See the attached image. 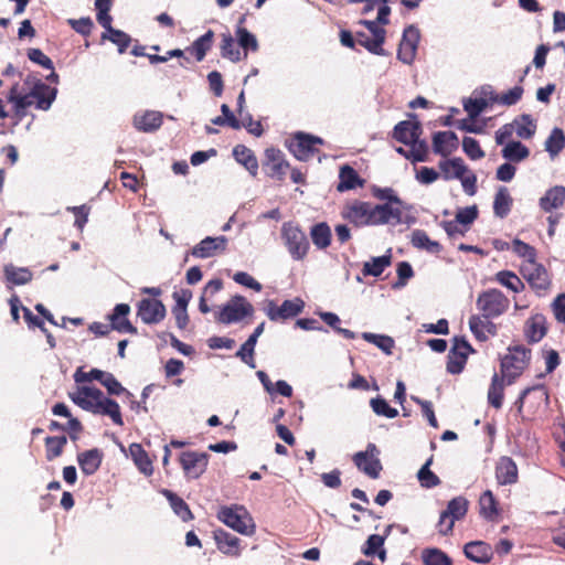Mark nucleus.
Returning <instances> with one entry per match:
<instances>
[{"instance_id": "obj_1", "label": "nucleus", "mask_w": 565, "mask_h": 565, "mask_svg": "<svg viewBox=\"0 0 565 565\" xmlns=\"http://www.w3.org/2000/svg\"><path fill=\"white\" fill-rule=\"evenodd\" d=\"M57 95V89L46 85L34 74H28L21 86L12 85L8 100L13 104L14 111L19 116L25 114V109L34 106L39 110H49Z\"/></svg>"}, {"instance_id": "obj_2", "label": "nucleus", "mask_w": 565, "mask_h": 565, "mask_svg": "<svg viewBox=\"0 0 565 565\" xmlns=\"http://www.w3.org/2000/svg\"><path fill=\"white\" fill-rule=\"evenodd\" d=\"M342 216L355 226L398 225L402 223V211L391 204L372 205L369 202L355 201L347 205Z\"/></svg>"}, {"instance_id": "obj_3", "label": "nucleus", "mask_w": 565, "mask_h": 565, "mask_svg": "<svg viewBox=\"0 0 565 565\" xmlns=\"http://www.w3.org/2000/svg\"><path fill=\"white\" fill-rule=\"evenodd\" d=\"M71 401L83 411L94 415L108 416L115 425L122 426L124 420L119 404L107 397L99 388L77 385L68 393Z\"/></svg>"}, {"instance_id": "obj_4", "label": "nucleus", "mask_w": 565, "mask_h": 565, "mask_svg": "<svg viewBox=\"0 0 565 565\" xmlns=\"http://www.w3.org/2000/svg\"><path fill=\"white\" fill-rule=\"evenodd\" d=\"M280 236L284 246L294 260L300 262L307 257L310 244L307 235L297 223L291 221L282 223Z\"/></svg>"}, {"instance_id": "obj_5", "label": "nucleus", "mask_w": 565, "mask_h": 565, "mask_svg": "<svg viewBox=\"0 0 565 565\" xmlns=\"http://www.w3.org/2000/svg\"><path fill=\"white\" fill-rule=\"evenodd\" d=\"M217 518L228 527L237 533L250 536L255 533V523L245 507L233 504L222 507L217 512Z\"/></svg>"}, {"instance_id": "obj_6", "label": "nucleus", "mask_w": 565, "mask_h": 565, "mask_svg": "<svg viewBox=\"0 0 565 565\" xmlns=\"http://www.w3.org/2000/svg\"><path fill=\"white\" fill-rule=\"evenodd\" d=\"M531 351L522 345L509 348L508 354L501 360V372L503 377L511 384L522 374L529 364Z\"/></svg>"}, {"instance_id": "obj_7", "label": "nucleus", "mask_w": 565, "mask_h": 565, "mask_svg": "<svg viewBox=\"0 0 565 565\" xmlns=\"http://www.w3.org/2000/svg\"><path fill=\"white\" fill-rule=\"evenodd\" d=\"M476 306L481 315L498 318L509 309L510 301L501 290L492 288L478 296Z\"/></svg>"}, {"instance_id": "obj_8", "label": "nucleus", "mask_w": 565, "mask_h": 565, "mask_svg": "<svg viewBox=\"0 0 565 565\" xmlns=\"http://www.w3.org/2000/svg\"><path fill=\"white\" fill-rule=\"evenodd\" d=\"M254 313V307L243 296L232 297L218 311L216 320L223 324L241 322L244 318Z\"/></svg>"}, {"instance_id": "obj_9", "label": "nucleus", "mask_w": 565, "mask_h": 565, "mask_svg": "<svg viewBox=\"0 0 565 565\" xmlns=\"http://www.w3.org/2000/svg\"><path fill=\"white\" fill-rule=\"evenodd\" d=\"M380 451L375 444L370 443L364 451L354 454L353 461L355 466L372 479H376L382 470L379 459Z\"/></svg>"}, {"instance_id": "obj_10", "label": "nucleus", "mask_w": 565, "mask_h": 565, "mask_svg": "<svg viewBox=\"0 0 565 565\" xmlns=\"http://www.w3.org/2000/svg\"><path fill=\"white\" fill-rule=\"evenodd\" d=\"M303 308L305 302L300 298L285 300L281 306H277L274 300H269L265 313L271 321L286 320L301 313Z\"/></svg>"}, {"instance_id": "obj_11", "label": "nucleus", "mask_w": 565, "mask_h": 565, "mask_svg": "<svg viewBox=\"0 0 565 565\" xmlns=\"http://www.w3.org/2000/svg\"><path fill=\"white\" fill-rule=\"evenodd\" d=\"M420 34L415 25L404 29L403 36L397 50V58L404 64H412L415 60Z\"/></svg>"}, {"instance_id": "obj_12", "label": "nucleus", "mask_w": 565, "mask_h": 565, "mask_svg": "<svg viewBox=\"0 0 565 565\" xmlns=\"http://www.w3.org/2000/svg\"><path fill=\"white\" fill-rule=\"evenodd\" d=\"M323 140L319 137L305 134V132H297L294 137V139L289 142V150L290 152L301 161L309 160L316 149V145H322Z\"/></svg>"}, {"instance_id": "obj_13", "label": "nucleus", "mask_w": 565, "mask_h": 565, "mask_svg": "<svg viewBox=\"0 0 565 565\" xmlns=\"http://www.w3.org/2000/svg\"><path fill=\"white\" fill-rule=\"evenodd\" d=\"M210 456L206 452L184 451L180 455V463L184 475L191 479H198L207 467Z\"/></svg>"}, {"instance_id": "obj_14", "label": "nucleus", "mask_w": 565, "mask_h": 565, "mask_svg": "<svg viewBox=\"0 0 565 565\" xmlns=\"http://www.w3.org/2000/svg\"><path fill=\"white\" fill-rule=\"evenodd\" d=\"M166 307L161 300L143 298L138 302L137 316L146 324H157L166 317Z\"/></svg>"}, {"instance_id": "obj_15", "label": "nucleus", "mask_w": 565, "mask_h": 565, "mask_svg": "<svg viewBox=\"0 0 565 565\" xmlns=\"http://www.w3.org/2000/svg\"><path fill=\"white\" fill-rule=\"evenodd\" d=\"M227 243V237L223 235L216 237L207 236L192 248L191 255L202 259L210 258L225 252Z\"/></svg>"}, {"instance_id": "obj_16", "label": "nucleus", "mask_w": 565, "mask_h": 565, "mask_svg": "<svg viewBox=\"0 0 565 565\" xmlns=\"http://www.w3.org/2000/svg\"><path fill=\"white\" fill-rule=\"evenodd\" d=\"M521 273L534 289L545 290L550 286V277L546 269L536 260L524 263L521 267Z\"/></svg>"}, {"instance_id": "obj_17", "label": "nucleus", "mask_w": 565, "mask_h": 565, "mask_svg": "<svg viewBox=\"0 0 565 565\" xmlns=\"http://www.w3.org/2000/svg\"><path fill=\"white\" fill-rule=\"evenodd\" d=\"M422 125L416 119L399 121L393 130V138L404 145L420 140Z\"/></svg>"}, {"instance_id": "obj_18", "label": "nucleus", "mask_w": 565, "mask_h": 565, "mask_svg": "<svg viewBox=\"0 0 565 565\" xmlns=\"http://www.w3.org/2000/svg\"><path fill=\"white\" fill-rule=\"evenodd\" d=\"M492 318L483 315H473L469 319V328L472 334L479 341L488 340L489 335L497 334V326L491 321Z\"/></svg>"}, {"instance_id": "obj_19", "label": "nucleus", "mask_w": 565, "mask_h": 565, "mask_svg": "<svg viewBox=\"0 0 565 565\" xmlns=\"http://www.w3.org/2000/svg\"><path fill=\"white\" fill-rule=\"evenodd\" d=\"M459 146L457 135L454 131H438L433 136V149L443 157L451 154Z\"/></svg>"}, {"instance_id": "obj_20", "label": "nucleus", "mask_w": 565, "mask_h": 565, "mask_svg": "<svg viewBox=\"0 0 565 565\" xmlns=\"http://www.w3.org/2000/svg\"><path fill=\"white\" fill-rule=\"evenodd\" d=\"M130 312V307L127 303H118L114 308L113 313L109 316L111 328L121 333L136 334L137 329L126 319Z\"/></svg>"}, {"instance_id": "obj_21", "label": "nucleus", "mask_w": 565, "mask_h": 565, "mask_svg": "<svg viewBox=\"0 0 565 565\" xmlns=\"http://www.w3.org/2000/svg\"><path fill=\"white\" fill-rule=\"evenodd\" d=\"M265 329V322L259 323L254 332L248 337V339L241 345L239 350L236 352V356H238L244 363H246L249 367H255L254 362V351L255 345L257 343L258 338L262 335Z\"/></svg>"}, {"instance_id": "obj_22", "label": "nucleus", "mask_w": 565, "mask_h": 565, "mask_svg": "<svg viewBox=\"0 0 565 565\" xmlns=\"http://www.w3.org/2000/svg\"><path fill=\"white\" fill-rule=\"evenodd\" d=\"M103 454L99 449L94 448L77 455V462L81 471L86 476L94 475L100 467Z\"/></svg>"}, {"instance_id": "obj_23", "label": "nucleus", "mask_w": 565, "mask_h": 565, "mask_svg": "<svg viewBox=\"0 0 565 565\" xmlns=\"http://www.w3.org/2000/svg\"><path fill=\"white\" fill-rule=\"evenodd\" d=\"M162 125V114L154 110H147L134 116V126L137 130L152 132Z\"/></svg>"}, {"instance_id": "obj_24", "label": "nucleus", "mask_w": 565, "mask_h": 565, "mask_svg": "<svg viewBox=\"0 0 565 565\" xmlns=\"http://www.w3.org/2000/svg\"><path fill=\"white\" fill-rule=\"evenodd\" d=\"M463 552L467 558L479 564H486L492 558L491 547L482 541L467 543Z\"/></svg>"}, {"instance_id": "obj_25", "label": "nucleus", "mask_w": 565, "mask_h": 565, "mask_svg": "<svg viewBox=\"0 0 565 565\" xmlns=\"http://www.w3.org/2000/svg\"><path fill=\"white\" fill-rule=\"evenodd\" d=\"M495 477L500 484H512L518 481V467L510 457H502L495 467Z\"/></svg>"}, {"instance_id": "obj_26", "label": "nucleus", "mask_w": 565, "mask_h": 565, "mask_svg": "<svg viewBox=\"0 0 565 565\" xmlns=\"http://www.w3.org/2000/svg\"><path fill=\"white\" fill-rule=\"evenodd\" d=\"M564 202L565 186L555 185L545 192V194L540 199L539 205L544 212H551L562 207Z\"/></svg>"}, {"instance_id": "obj_27", "label": "nucleus", "mask_w": 565, "mask_h": 565, "mask_svg": "<svg viewBox=\"0 0 565 565\" xmlns=\"http://www.w3.org/2000/svg\"><path fill=\"white\" fill-rule=\"evenodd\" d=\"M214 539L217 545V548L226 555L238 556L241 554L239 542L241 540L224 531L217 530L214 532Z\"/></svg>"}, {"instance_id": "obj_28", "label": "nucleus", "mask_w": 565, "mask_h": 565, "mask_svg": "<svg viewBox=\"0 0 565 565\" xmlns=\"http://www.w3.org/2000/svg\"><path fill=\"white\" fill-rule=\"evenodd\" d=\"M267 164L270 168V175L277 177L279 180L286 174L289 167L288 162L284 159V154L278 149L266 150Z\"/></svg>"}, {"instance_id": "obj_29", "label": "nucleus", "mask_w": 565, "mask_h": 565, "mask_svg": "<svg viewBox=\"0 0 565 565\" xmlns=\"http://www.w3.org/2000/svg\"><path fill=\"white\" fill-rule=\"evenodd\" d=\"M411 243L415 248L424 249L430 254L437 255L443 250V246L437 241L430 239L423 230L413 231Z\"/></svg>"}, {"instance_id": "obj_30", "label": "nucleus", "mask_w": 565, "mask_h": 565, "mask_svg": "<svg viewBox=\"0 0 565 565\" xmlns=\"http://www.w3.org/2000/svg\"><path fill=\"white\" fill-rule=\"evenodd\" d=\"M385 41L382 40V33L377 34L376 38H373L371 34L358 31L356 32V43L361 46L365 47L370 53L375 55L384 56L386 55V51L383 49V44Z\"/></svg>"}, {"instance_id": "obj_31", "label": "nucleus", "mask_w": 565, "mask_h": 565, "mask_svg": "<svg viewBox=\"0 0 565 565\" xmlns=\"http://www.w3.org/2000/svg\"><path fill=\"white\" fill-rule=\"evenodd\" d=\"M439 169L445 180L459 179L468 171L461 158H452L439 162Z\"/></svg>"}, {"instance_id": "obj_32", "label": "nucleus", "mask_w": 565, "mask_h": 565, "mask_svg": "<svg viewBox=\"0 0 565 565\" xmlns=\"http://www.w3.org/2000/svg\"><path fill=\"white\" fill-rule=\"evenodd\" d=\"M233 156H234L235 160L238 163H241L242 166H244L246 168V170H248L252 175L257 174L258 162L250 149H248L247 147H245L243 145H237L233 149Z\"/></svg>"}, {"instance_id": "obj_33", "label": "nucleus", "mask_w": 565, "mask_h": 565, "mask_svg": "<svg viewBox=\"0 0 565 565\" xmlns=\"http://www.w3.org/2000/svg\"><path fill=\"white\" fill-rule=\"evenodd\" d=\"M3 273L7 281L17 286L28 284L33 277L32 271L29 268L17 267L12 264L6 265Z\"/></svg>"}, {"instance_id": "obj_34", "label": "nucleus", "mask_w": 565, "mask_h": 565, "mask_svg": "<svg viewBox=\"0 0 565 565\" xmlns=\"http://www.w3.org/2000/svg\"><path fill=\"white\" fill-rule=\"evenodd\" d=\"M339 179L340 181L337 185V190L340 192L352 190L359 185H362V180L359 178L356 171L348 164L341 167Z\"/></svg>"}, {"instance_id": "obj_35", "label": "nucleus", "mask_w": 565, "mask_h": 565, "mask_svg": "<svg viewBox=\"0 0 565 565\" xmlns=\"http://www.w3.org/2000/svg\"><path fill=\"white\" fill-rule=\"evenodd\" d=\"M501 154L510 162H521L530 156V150L520 141H512L503 146Z\"/></svg>"}, {"instance_id": "obj_36", "label": "nucleus", "mask_w": 565, "mask_h": 565, "mask_svg": "<svg viewBox=\"0 0 565 565\" xmlns=\"http://www.w3.org/2000/svg\"><path fill=\"white\" fill-rule=\"evenodd\" d=\"M391 249H388L387 254L372 257L369 262H365L363 265V274L365 276L377 277L391 265Z\"/></svg>"}, {"instance_id": "obj_37", "label": "nucleus", "mask_w": 565, "mask_h": 565, "mask_svg": "<svg viewBox=\"0 0 565 565\" xmlns=\"http://www.w3.org/2000/svg\"><path fill=\"white\" fill-rule=\"evenodd\" d=\"M545 151L550 154L551 159L556 158L559 152L565 148V134L561 128L555 127L544 143Z\"/></svg>"}, {"instance_id": "obj_38", "label": "nucleus", "mask_w": 565, "mask_h": 565, "mask_svg": "<svg viewBox=\"0 0 565 565\" xmlns=\"http://www.w3.org/2000/svg\"><path fill=\"white\" fill-rule=\"evenodd\" d=\"M310 237L317 248L326 249L331 244V230L327 223H318L311 227Z\"/></svg>"}, {"instance_id": "obj_39", "label": "nucleus", "mask_w": 565, "mask_h": 565, "mask_svg": "<svg viewBox=\"0 0 565 565\" xmlns=\"http://www.w3.org/2000/svg\"><path fill=\"white\" fill-rule=\"evenodd\" d=\"M512 206V198L509 193V190L504 186L500 188L494 196L493 201V212L494 215L503 218L505 217Z\"/></svg>"}, {"instance_id": "obj_40", "label": "nucleus", "mask_w": 565, "mask_h": 565, "mask_svg": "<svg viewBox=\"0 0 565 565\" xmlns=\"http://www.w3.org/2000/svg\"><path fill=\"white\" fill-rule=\"evenodd\" d=\"M514 132L521 139H530L534 136L536 125L530 115H522L512 121Z\"/></svg>"}, {"instance_id": "obj_41", "label": "nucleus", "mask_w": 565, "mask_h": 565, "mask_svg": "<svg viewBox=\"0 0 565 565\" xmlns=\"http://www.w3.org/2000/svg\"><path fill=\"white\" fill-rule=\"evenodd\" d=\"M130 455L140 470L146 476H150L153 472L152 463L147 455V452L142 449V447L138 444H132L129 447Z\"/></svg>"}, {"instance_id": "obj_42", "label": "nucleus", "mask_w": 565, "mask_h": 565, "mask_svg": "<svg viewBox=\"0 0 565 565\" xmlns=\"http://www.w3.org/2000/svg\"><path fill=\"white\" fill-rule=\"evenodd\" d=\"M433 456H430L417 472L419 484L425 489H431L440 484L439 477L430 470Z\"/></svg>"}, {"instance_id": "obj_43", "label": "nucleus", "mask_w": 565, "mask_h": 565, "mask_svg": "<svg viewBox=\"0 0 565 565\" xmlns=\"http://www.w3.org/2000/svg\"><path fill=\"white\" fill-rule=\"evenodd\" d=\"M545 333L546 328L544 318L542 316L533 317L527 321L525 328V335L530 342L535 343L541 341Z\"/></svg>"}, {"instance_id": "obj_44", "label": "nucleus", "mask_w": 565, "mask_h": 565, "mask_svg": "<svg viewBox=\"0 0 565 565\" xmlns=\"http://www.w3.org/2000/svg\"><path fill=\"white\" fill-rule=\"evenodd\" d=\"M163 494L168 499L173 512L182 520L188 521L192 519V513L188 504L177 494L169 490H163Z\"/></svg>"}, {"instance_id": "obj_45", "label": "nucleus", "mask_w": 565, "mask_h": 565, "mask_svg": "<svg viewBox=\"0 0 565 565\" xmlns=\"http://www.w3.org/2000/svg\"><path fill=\"white\" fill-rule=\"evenodd\" d=\"M362 338L365 341H367L369 343L374 344L386 355L392 354V350L395 344L393 338L385 335V334H376V333H372V332H363Z\"/></svg>"}, {"instance_id": "obj_46", "label": "nucleus", "mask_w": 565, "mask_h": 565, "mask_svg": "<svg viewBox=\"0 0 565 565\" xmlns=\"http://www.w3.org/2000/svg\"><path fill=\"white\" fill-rule=\"evenodd\" d=\"M213 38H214L213 31L209 30L206 33H204L203 35H201L193 42V44L191 46V51L194 54L198 62H201L204 60L207 51L212 46Z\"/></svg>"}, {"instance_id": "obj_47", "label": "nucleus", "mask_w": 565, "mask_h": 565, "mask_svg": "<svg viewBox=\"0 0 565 565\" xmlns=\"http://www.w3.org/2000/svg\"><path fill=\"white\" fill-rule=\"evenodd\" d=\"M503 390H504L503 379H501L495 373L492 376L491 385L488 391L489 404L492 405L494 408H500L502 406Z\"/></svg>"}, {"instance_id": "obj_48", "label": "nucleus", "mask_w": 565, "mask_h": 565, "mask_svg": "<svg viewBox=\"0 0 565 565\" xmlns=\"http://www.w3.org/2000/svg\"><path fill=\"white\" fill-rule=\"evenodd\" d=\"M480 514L487 520H493L498 514L497 501L490 490L484 491L479 500Z\"/></svg>"}, {"instance_id": "obj_49", "label": "nucleus", "mask_w": 565, "mask_h": 565, "mask_svg": "<svg viewBox=\"0 0 565 565\" xmlns=\"http://www.w3.org/2000/svg\"><path fill=\"white\" fill-rule=\"evenodd\" d=\"M468 500L463 497H456L448 502L445 512L454 522L462 519L468 511Z\"/></svg>"}, {"instance_id": "obj_50", "label": "nucleus", "mask_w": 565, "mask_h": 565, "mask_svg": "<svg viewBox=\"0 0 565 565\" xmlns=\"http://www.w3.org/2000/svg\"><path fill=\"white\" fill-rule=\"evenodd\" d=\"M495 280L513 292H520L524 288L522 280L510 270H501L497 273Z\"/></svg>"}, {"instance_id": "obj_51", "label": "nucleus", "mask_w": 565, "mask_h": 565, "mask_svg": "<svg viewBox=\"0 0 565 565\" xmlns=\"http://www.w3.org/2000/svg\"><path fill=\"white\" fill-rule=\"evenodd\" d=\"M221 54L224 58L236 63L241 61V52L235 45V41L230 33L222 34Z\"/></svg>"}, {"instance_id": "obj_52", "label": "nucleus", "mask_w": 565, "mask_h": 565, "mask_svg": "<svg viewBox=\"0 0 565 565\" xmlns=\"http://www.w3.org/2000/svg\"><path fill=\"white\" fill-rule=\"evenodd\" d=\"M236 38L238 45L244 50V57L247 56L248 50H252L253 52L258 50V42L256 36L247 29L238 26L236 29Z\"/></svg>"}, {"instance_id": "obj_53", "label": "nucleus", "mask_w": 565, "mask_h": 565, "mask_svg": "<svg viewBox=\"0 0 565 565\" xmlns=\"http://www.w3.org/2000/svg\"><path fill=\"white\" fill-rule=\"evenodd\" d=\"M422 559L425 565H452L450 557L438 548H425Z\"/></svg>"}, {"instance_id": "obj_54", "label": "nucleus", "mask_w": 565, "mask_h": 565, "mask_svg": "<svg viewBox=\"0 0 565 565\" xmlns=\"http://www.w3.org/2000/svg\"><path fill=\"white\" fill-rule=\"evenodd\" d=\"M370 406L377 416L395 418L398 415V411L391 407L388 403L381 396L372 398L370 401Z\"/></svg>"}, {"instance_id": "obj_55", "label": "nucleus", "mask_w": 565, "mask_h": 565, "mask_svg": "<svg viewBox=\"0 0 565 565\" xmlns=\"http://www.w3.org/2000/svg\"><path fill=\"white\" fill-rule=\"evenodd\" d=\"M67 439L65 436H53L46 437V458L52 460L62 455L63 448L66 445Z\"/></svg>"}, {"instance_id": "obj_56", "label": "nucleus", "mask_w": 565, "mask_h": 565, "mask_svg": "<svg viewBox=\"0 0 565 565\" xmlns=\"http://www.w3.org/2000/svg\"><path fill=\"white\" fill-rule=\"evenodd\" d=\"M512 250L521 258L524 263H532L536 260V250L533 246L524 243L523 241L515 238L512 242Z\"/></svg>"}, {"instance_id": "obj_57", "label": "nucleus", "mask_w": 565, "mask_h": 565, "mask_svg": "<svg viewBox=\"0 0 565 565\" xmlns=\"http://www.w3.org/2000/svg\"><path fill=\"white\" fill-rule=\"evenodd\" d=\"M411 149L407 151V159L413 162H423L427 158L428 146L425 140H418L416 142L409 143Z\"/></svg>"}, {"instance_id": "obj_58", "label": "nucleus", "mask_w": 565, "mask_h": 565, "mask_svg": "<svg viewBox=\"0 0 565 565\" xmlns=\"http://www.w3.org/2000/svg\"><path fill=\"white\" fill-rule=\"evenodd\" d=\"M103 39H108L118 46V52L124 53L130 44V36L120 30H111L108 33L103 34Z\"/></svg>"}, {"instance_id": "obj_59", "label": "nucleus", "mask_w": 565, "mask_h": 565, "mask_svg": "<svg viewBox=\"0 0 565 565\" xmlns=\"http://www.w3.org/2000/svg\"><path fill=\"white\" fill-rule=\"evenodd\" d=\"M477 217H478V209L476 205H471V206L458 209L455 220L461 226L469 228V226L476 221Z\"/></svg>"}, {"instance_id": "obj_60", "label": "nucleus", "mask_w": 565, "mask_h": 565, "mask_svg": "<svg viewBox=\"0 0 565 565\" xmlns=\"http://www.w3.org/2000/svg\"><path fill=\"white\" fill-rule=\"evenodd\" d=\"M488 107V100L484 98H469L463 103V109L468 113L470 119L477 118Z\"/></svg>"}, {"instance_id": "obj_61", "label": "nucleus", "mask_w": 565, "mask_h": 565, "mask_svg": "<svg viewBox=\"0 0 565 565\" xmlns=\"http://www.w3.org/2000/svg\"><path fill=\"white\" fill-rule=\"evenodd\" d=\"M462 149L471 160H478L484 157V151L480 148L478 140L472 137L463 138Z\"/></svg>"}, {"instance_id": "obj_62", "label": "nucleus", "mask_w": 565, "mask_h": 565, "mask_svg": "<svg viewBox=\"0 0 565 565\" xmlns=\"http://www.w3.org/2000/svg\"><path fill=\"white\" fill-rule=\"evenodd\" d=\"M104 371L98 369H92L89 372L83 371V367H78L74 373V381L76 384H84L92 381H102Z\"/></svg>"}, {"instance_id": "obj_63", "label": "nucleus", "mask_w": 565, "mask_h": 565, "mask_svg": "<svg viewBox=\"0 0 565 565\" xmlns=\"http://www.w3.org/2000/svg\"><path fill=\"white\" fill-rule=\"evenodd\" d=\"M100 383L106 387L108 393L111 395H120L122 393H127L128 395H130V393L126 391V388L117 381V379L111 373L105 372Z\"/></svg>"}, {"instance_id": "obj_64", "label": "nucleus", "mask_w": 565, "mask_h": 565, "mask_svg": "<svg viewBox=\"0 0 565 565\" xmlns=\"http://www.w3.org/2000/svg\"><path fill=\"white\" fill-rule=\"evenodd\" d=\"M385 543V536L372 534L367 537L365 544L362 547V553L365 556H374Z\"/></svg>"}]
</instances>
